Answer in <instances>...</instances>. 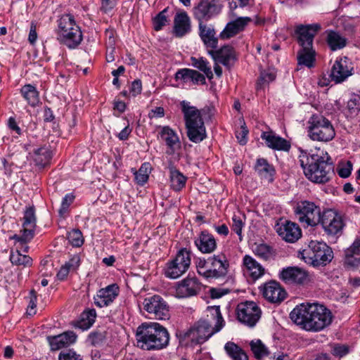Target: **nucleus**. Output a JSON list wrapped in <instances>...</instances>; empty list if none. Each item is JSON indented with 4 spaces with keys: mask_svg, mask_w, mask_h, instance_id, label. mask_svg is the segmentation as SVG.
Listing matches in <instances>:
<instances>
[{
    "mask_svg": "<svg viewBox=\"0 0 360 360\" xmlns=\"http://www.w3.org/2000/svg\"><path fill=\"white\" fill-rule=\"evenodd\" d=\"M290 319L307 331H321L330 325L333 315L330 309L317 302L297 305L290 314Z\"/></svg>",
    "mask_w": 360,
    "mask_h": 360,
    "instance_id": "f257e3e1",
    "label": "nucleus"
},
{
    "mask_svg": "<svg viewBox=\"0 0 360 360\" xmlns=\"http://www.w3.org/2000/svg\"><path fill=\"white\" fill-rule=\"evenodd\" d=\"M299 158L305 176L311 182L326 184L334 174L333 163L326 152L319 150L309 156L307 152L301 150Z\"/></svg>",
    "mask_w": 360,
    "mask_h": 360,
    "instance_id": "f03ea898",
    "label": "nucleus"
},
{
    "mask_svg": "<svg viewBox=\"0 0 360 360\" xmlns=\"http://www.w3.org/2000/svg\"><path fill=\"white\" fill-rule=\"evenodd\" d=\"M135 336L137 347L143 350H160L169 343L167 329L157 322L142 323L137 327Z\"/></svg>",
    "mask_w": 360,
    "mask_h": 360,
    "instance_id": "7ed1b4c3",
    "label": "nucleus"
},
{
    "mask_svg": "<svg viewBox=\"0 0 360 360\" xmlns=\"http://www.w3.org/2000/svg\"><path fill=\"white\" fill-rule=\"evenodd\" d=\"M180 105L188 139L195 143L202 142L207 138L206 127L202 119L205 110H199L186 101H182Z\"/></svg>",
    "mask_w": 360,
    "mask_h": 360,
    "instance_id": "20e7f679",
    "label": "nucleus"
},
{
    "mask_svg": "<svg viewBox=\"0 0 360 360\" xmlns=\"http://www.w3.org/2000/svg\"><path fill=\"white\" fill-rule=\"evenodd\" d=\"M229 267V261L223 253L214 255L207 259H199L196 264L198 274L210 282L224 279Z\"/></svg>",
    "mask_w": 360,
    "mask_h": 360,
    "instance_id": "39448f33",
    "label": "nucleus"
},
{
    "mask_svg": "<svg viewBox=\"0 0 360 360\" xmlns=\"http://www.w3.org/2000/svg\"><path fill=\"white\" fill-rule=\"evenodd\" d=\"M211 316L216 321L214 328L207 320H199L191 327L194 338V344L200 345L207 341L212 335L219 332L224 326L225 321L221 314L219 306L208 307Z\"/></svg>",
    "mask_w": 360,
    "mask_h": 360,
    "instance_id": "423d86ee",
    "label": "nucleus"
},
{
    "mask_svg": "<svg viewBox=\"0 0 360 360\" xmlns=\"http://www.w3.org/2000/svg\"><path fill=\"white\" fill-rule=\"evenodd\" d=\"M300 255L303 260L314 266H326L333 258V252L326 243L317 240L309 242Z\"/></svg>",
    "mask_w": 360,
    "mask_h": 360,
    "instance_id": "0eeeda50",
    "label": "nucleus"
},
{
    "mask_svg": "<svg viewBox=\"0 0 360 360\" xmlns=\"http://www.w3.org/2000/svg\"><path fill=\"white\" fill-rule=\"evenodd\" d=\"M308 124V136L313 141L328 142L335 136L331 122L322 115H313Z\"/></svg>",
    "mask_w": 360,
    "mask_h": 360,
    "instance_id": "6e6552de",
    "label": "nucleus"
},
{
    "mask_svg": "<svg viewBox=\"0 0 360 360\" xmlns=\"http://www.w3.org/2000/svg\"><path fill=\"white\" fill-rule=\"evenodd\" d=\"M191 252L186 248H181L175 257L166 264L165 276L171 279L179 278L185 274L191 265Z\"/></svg>",
    "mask_w": 360,
    "mask_h": 360,
    "instance_id": "1a4fd4ad",
    "label": "nucleus"
},
{
    "mask_svg": "<svg viewBox=\"0 0 360 360\" xmlns=\"http://www.w3.org/2000/svg\"><path fill=\"white\" fill-rule=\"evenodd\" d=\"M221 10L220 0H199L192 8V14L198 22H207L215 18Z\"/></svg>",
    "mask_w": 360,
    "mask_h": 360,
    "instance_id": "9d476101",
    "label": "nucleus"
},
{
    "mask_svg": "<svg viewBox=\"0 0 360 360\" xmlns=\"http://www.w3.org/2000/svg\"><path fill=\"white\" fill-rule=\"evenodd\" d=\"M295 213L302 223L314 226L319 224L321 220V208L314 202L302 200L297 202L295 207Z\"/></svg>",
    "mask_w": 360,
    "mask_h": 360,
    "instance_id": "9b49d317",
    "label": "nucleus"
},
{
    "mask_svg": "<svg viewBox=\"0 0 360 360\" xmlns=\"http://www.w3.org/2000/svg\"><path fill=\"white\" fill-rule=\"evenodd\" d=\"M22 221V229L20 231V233L15 234L12 238L17 242L25 245L30 242L35 235L37 219L34 207H26Z\"/></svg>",
    "mask_w": 360,
    "mask_h": 360,
    "instance_id": "f8f14e48",
    "label": "nucleus"
},
{
    "mask_svg": "<svg viewBox=\"0 0 360 360\" xmlns=\"http://www.w3.org/2000/svg\"><path fill=\"white\" fill-rule=\"evenodd\" d=\"M238 320L248 327H254L261 318L262 311L253 301L240 302L236 308Z\"/></svg>",
    "mask_w": 360,
    "mask_h": 360,
    "instance_id": "ddd939ff",
    "label": "nucleus"
},
{
    "mask_svg": "<svg viewBox=\"0 0 360 360\" xmlns=\"http://www.w3.org/2000/svg\"><path fill=\"white\" fill-rule=\"evenodd\" d=\"M143 307L156 319L168 320L170 318L169 306L159 295L146 297L143 302Z\"/></svg>",
    "mask_w": 360,
    "mask_h": 360,
    "instance_id": "4468645a",
    "label": "nucleus"
},
{
    "mask_svg": "<svg viewBox=\"0 0 360 360\" xmlns=\"http://www.w3.org/2000/svg\"><path fill=\"white\" fill-rule=\"evenodd\" d=\"M321 28L320 23L297 25L295 29V34L298 44L302 48L313 47L314 37Z\"/></svg>",
    "mask_w": 360,
    "mask_h": 360,
    "instance_id": "2eb2a0df",
    "label": "nucleus"
},
{
    "mask_svg": "<svg viewBox=\"0 0 360 360\" xmlns=\"http://www.w3.org/2000/svg\"><path fill=\"white\" fill-rule=\"evenodd\" d=\"M354 67L347 56L338 58L333 63L330 77L336 84L341 83L353 75Z\"/></svg>",
    "mask_w": 360,
    "mask_h": 360,
    "instance_id": "dca6fc26",
    "label": "nucleus"
},
{
    "mask_svg": "<svg viewBox=\"0 0 360 360\" xmlns=\"http://www.w3.org/2000/svg\"><path fill=\"white\" fill-rule=\"evenodd\" d=\"M319 223L326 233L331 236L340 233L344 226L342 217L331 210L323 212Z\"/></svg>",
    "mask_w": 360,
    "mask_h": 360,
    "instance_id": "f3484780",
    "label": "nucleus"
},
{
    "mask_svg": "<svg viewBox=\"0 0 360 360\" xmlns=\"http://www.w3.org/2000/svg\"><path fill=\"white\" fill-rule=\"evenodd\" d=\"M279 278L287 284L304 285L309 281L308 272L297 266L283 269L279 273Z\"/></svg>",
    "mask_w": 360,
    "mask_h": 360,
    "instance_id": "a211bd4d",
    "label": "nucleus"
},
{
    "mask_svg": "<svg viewBox=\"0 0 360 360\" xmlns=\"http://www.w3.org/2000/svg\"><path fill=\"white\" fill-rule=\"evenodd\" d=\"M263 297L271 303H281L287 295V292L280 283L275 281H270L260 287Z\"/></svg>",
    "mask_w": 360,
    "mask_h": 360,
    "instance_id": "6ab92c4d",
    "label": "nucleus"
},
{
    "mask_svg": "<svg viewBox=\"0 0 360 360\" xmlns=\"http://www.w3.org/2000/svg\"><path fill=\"white\" fill-rule=\"evenodd\" d=\"M119 287L117 284L109 285L100 289L94 296V304L102 308L110 305L119 295Z\"/></svg>",
    "mask_w": 360,
    "mask_h": 360,
    "instance_id": "aec40b11",
    "label": "nucleus"
},
{
    "mask_svg": "<svg viewBox=\"0 0 360 360\" xmlns=\"http://www.w3.org/2000/svg\"><path fill=\"white\" fill-rule=\"evenodd\" d=\"M276 231L284 240L288 243L296 242L302 236L300 226L290 221H285L281 225L278 224Z\"/></svg>",
    "mask_w": 360,
    "mask_h": 360,
    "instance_id": "412c9836",
    "label": "nucleus"
},
{
    "mask_svg": "<svg viewBox=\"0 0 360 360\" xmlns=\"http://www.w3.org/2000/svg\"><path fill=\"white\" fill-rule=\"evenodd\" d=\"M250 22H252V19L250 17H238L226 24L220 33L219 37L221 39H230L243 31Z\"/></svg>",
    "mask_w": 360,
    "mask_h": 360,
    "instance_id": "4be33fe9",
    "label": "nucleus"
},
{
    "mask_svg": "<svg viewBox=\"0 0 360 360\" xmlns=\"http://www.w3.org/2000/svg\"><path fill=\"white\" fill-rule=\"evenodd\" d=\"M77 335L71 330L64 332L54 336H48L47 340L51 351H57L64 347H68L77 340Z\"/></svg>",
    "mask_w": 360,
    "mask_h": 360,
    "instance_id": "5701e85b",
    "label": "nucleus"
},
{
    "mask_svg": "<svg viewBox=\"0 0 360 360\" xmlns=\"http://www.w3.org/2000/svg\"><path fill=\"white\" fill-rule=\"evenodd\" d=\"M197 249L203 254L212 253L217 248L216 239L207 231H202L194 240Z\"/></svg>",
    "mask_w": 360,
    "mask_h": 360,
    "instance_id": "b1692460",
    "label": "nucleus"
},
{
    "mask_svg": "<svg viewBox=\"0 0 360 360\" xmlns=\"http://www.w3.org/2000/svg\"><path fill=\"white\" fill-rule=\"evenodd\" d=\"M176 81H181L183 83L191 82L194 85L205 84L206 79L203 74L198 71L189 68H181L175 73Z\"/></svg>",
    "mask_w": 360,
    "mask_h": 360,
    "instance_id": "393cba45",
    "label": "nucleus"
},
{
    "mask_svg": "<svg viewBox=\"0 0 360 360\" xmlns=\"http://www.w3.org/2000/svg\"><path fill=\"white\" fill-rule=\"evenodd\" d=\"M261 139L265 141L267 147L273 150L288 152L291 148L289 141L276 135L272 131H263L261 134Z\"/></svg>",
    "mask_w": 360,
    "mask_h": 360,
    "instance_id": "a878e982",
    "label": "nucleus"
},
{
    "mask_svg": "<svg viewBox=\"0 0 360 360\" xmlns=\"http://www.w3.org/2000/svg\"><path fill=\"white\" fill-rule=\"evenodd\" d=\"M206 22H198V34L207 48L214 49L218 45V38L212 25H207Z\"/></svg>",
    "mask_w": 360,
    "mask_h": 360,
    "instance_id": "bb28decb",
    "label": "nucleus"
},
{
    "mask_svg": "<svg viewBox=\"0 0 360 360\" xmlns=\"http://www.w3.org/2000/svg\"><path fill=\"white\" fill-rule=\"evenodd\" d=\"M208 53L215 61L226 67L230 66L236 60L234 49L229 45L224 46L218 50L208 51Z\"/></svg>",
    "mask_w": 360,
    "mask_h": 360,
    "instance_id": "cd10ccee",
    "label": "nucleus"
},
{
    "mask_svg": "<svg viewBox=\"0 0 360 360\" xmlns=\"http://www.w3.org/2000/svg\"><path fill=\"white\" fill-rule=\"evenodd\" d=\"M200 290V283L195 277L188 276L176 287V293L181 297H187L198 294Z\"/></svg>",
    "mask_w": 360,
    "mask_h": 360,
    "instance_id": "c85d7f7f",
    "label": "nucleus"
},
{
    "mask_svg": "<svg viewBox=\"0 0 360 360\" xmlns=\"http://www.w3.org/2000/svg\"><path fill=\"white\" fill-rule=\"evenodd\" d=\"M344 265L347 268L360 267V238H356L345 250Z\"/></svg>",
    "mask_w": 360,
    "mask_h": 360,
    "instance_id": "c756f323",
    "label": "nucleus"
},
{
    "mask_svg": "<svg viewBox=\"0 0 360 360\" xmlns=\"http://www.w3.org/2000/svg\"><path fill=\"white\" fill-rule=\"evenodd\" d=\"M244 274L253 281L260 278L264 274V267L252 257L245 255L243 258Z\"/></svg>",
    "mask_w": 360,
    "mask_h": 360,
    "instance_id": "7c9ffc66",
    "label": "nucleus"
},
{
    "mask_svg": "<svg viewBox=\"0 0 360 360\" xmlns=\"http://www.w3.org/2000/svg\"><path fill=\"white\" fill-rule=\"evenodd\" d=\"M191 31V20L186 11L177 13L174 19V32L176 37H182Z\"/></svg>",
    "mask_w": 360,
    "mask_h": 360,
    "instance_id": "2f4dec72",
    "label": "nucleus"
},
{
    "mask_svg": "<svg viewBox=\"0 0 360 360\" xmlns=\"http://www.w3.org/2000/svg\"><path fill=\"white\" fill-rule=\"evenodd\" d=\"M326 34V43L332 51L342 49L347 45V39L339 32L333 30H327Z\"/></svg>",
    "mask_w": 360,
    "mask_h": 360,
    "instance_id": "473e14b6",
    "label": "nucleus"
},
{
    "mask_svg": "<svg viewBox=\"0 0 360 360\" xmlns=\"http://www.w3.org/2000/svg\"><path fill=\"white\" fill-rule=\"evenodd\" d=\"M57 39L69 49H75L81 44L83 36L81 28H77L65 34H58Z\"/></svg>",
    "mask_w": 360,
    "mask_h": 360,
    "instance_id": "72a5a7b5",
    "label": "nucleus"
},
{
    "mask_svg": "<svg viewBox=\"0 0 360 360\" xmlns=\"http://www.w3.org/2000/svg\"><path fill=\"white\" fill-rule=\"evenodd\" d=\"M32 157L35 165L41 168L45 167L50 163L52 158L50 146L44 145L34 149Z\"/></svg>",
    "mask_w": 360,
    "mask_h": 360,
    "instance_id": "f704fd0d",
    "label": "nucleus"
},
{
    "mask_svg": "<svg viewBox=\"0 0 360 360\" xmlns=\"http://www.w3.org/2000/svg\"><path fill=\"white\" fill-rule=\"evenodd\" d=\"M160 136L165 141L168 148L166 153L173 155L175 153V146L179 143V139L176 133L169 126H165L160 132Z\"/></svg>",
    "mask_w": 360,
    "mask_h": 360,
    "instance_id": "c9c22d12",
    "label": "nucleus"
},
{
    "mask_svg": "<svg viewBox=\"0 0 360 360\" xmlns=\"http://www.w3.org/2000/svg\"><path fill=\"white\" fill-rule=\"evenodd\" d=\"M169 171L170 186L174 191H180L186 186L187 177L184 176L173 164L168 166Z\"/></svg>",
    "mask_w": 360,
    "mask_h": 360,
    "instance_id": "e433bc0d",
    "label": "nucleus"
},
{
    "mask_svg": "<svg viewBox=\"0 0 360 360\" xmlns=\"http://www.w3.org/2000/svg\"><path fill=\"white\" fill-rule=\"evenodd\" d=\"M255 169L259 176L269 179L271 181H273V176L276 174L274 167L269 164L265 158H258L257 160Z\"/></svg>",
    "mask_w": 360,
    "mask_h": 360,
    "instance_id": "4c0bfd02",
    "label": "nucleus"
},
{
    "mask_svg": "<svg viewBox=\"0 0 360 360\" xmlns=\"http://www.w3.org/2000/svg\"><path fill=\"white\" fill-rule=\"evenodd\" d=\"M20 94L30 106L36 107L39 105V92L34 86L30 84L22 86Z\"/></svg>",
    "mask_w": 360,
    "mask_h": 360,
    "instance_id": "58836bf2",
    "label": "nucleus"
},
{
    "mask_svg": "<svg viewBox=\"0 0 360 360\" xmlns=\"http://www.w3.org/2000/svg\"><path fill=\"white\" fill-rule=\"evenodd\" d=\"M58 22V34H65L67 32H72L73 29L80 28V27L77 25L75 17L71 14L63 15Z\"/></svg>",
    "mask_w": 360,
    "mask_h": 360,
    "instance_id": "ea45409f",
    "label": "nucleus"
},
{
    "mask_svg": "<svg viewBox=\"0 0 360 360\" xmlns=\"http://www.w3.org/2000/svg\"><path fill=\"white\" fill-rule=\"evenodd\" d=\"M315 60V51L313 47L302 48L297 53V61L299 65H303L308 68L314 65Z\"/></svg>",
    "mask_w": 360,
    "mask_h": 360,
    "instance_id": "a19ab883",
    "label": "nucleus"
},
{
    "mask_svg": "<svg viewBox=\"0 0 360 360\" xmlns=\"http://www.w3.org/2000/svg\"><path fill=\"white\" fill-rule=\"evenodd\" d=\"M224 349L233 360H248V356L245 352L234 342H227Z\"/></svg>",
    "mask_w": 360,
    "mask_h": 360,
    "instance_id": "79ce46f5",
    "label": "nucleus"
},
{
    "mask_svg": "<svg viewBox=\"0 0 360 360\" xmlns=\"http://www.w3.org/2000/svg\"><path fill=\"white\" fill-rule=\"evenodd\" d=\"M191 60L193 67L202 72L208 79H211L213 78V73L210 67L208 65V61L205 58L202 57H191Z\"/></svg>",
    "mask_w": 360,
    "mask_h": 360,
    "instance_id": "37998d69",
    "label": "nucleus"
},
{
    "mask_svg": "<svg viewBox=\"0 0 360 360\" xmlns=\"http://www.w3.org/2000/svg\"><path fill=\"white\" fill-rule=\"evenodd\" d=\"M10 260L13 264L18 266H23L25 267L31 266L32 265V259L25 255H22L20 250L12 252L10 255Z\"/></svg>",
    "mask_w": 360,
    "mask_h": 360,
    "instance_id": "c03bdc74",
    "label": "nucleus"
},
{
    "mask_svg": "<svg viewBox=\"0 0 360 360\" xmlns=\"http://www.w3.org/2000/svg\"><path fill=\"white\" fill-rule=\"evenodd\" d=\"M150 169V163L144 162L141 165L139 170L134 172L135 180L137 184L143 186L148 181Z\"/></svg>",
    "mask_w": 360,
    "mask_h": 360,
    "instance_id": "a18cd8bd",
    "label": "nucleus"
},
{
    "mask_svg": "<svg viewBox=\"0 0 360 360\" xmlns=\"http://www.w3.org/2000/svg\"><path fill=\"white\" fill-rule=\"evenodd\" d=\"M251 350L257 359H261L269 354L268 349L260 340L251 341Z\"/></svg>",
    "mask_w": 360,
    "mask_h": 360,
    "instance_id": "49530a36",
    "label": "nucleus"
},
{
    "mask_svg": "<svg viewBox=\"0 0 360 360\" xmlns=\"http://www.w3.org/2000/svg\"><path fill=\"white\" fill-rule=\"evenodd\" d=\"M168 8L163 9L153 18V26L155 31H160L169 22L167 16Z\"/></svg>",
    "mask_w": 360,
    "mask_h": 360,
    "instance_id": "de8ad7c7",
    "label": "nucleus"
},
{
    "mask_svg": "<svg viewBox=\"0 0 360 360\" xmlns=\"http://www.w3.org/2000/svg\"><path fill=\"white\" fill-rule=\"evenodd\" d=\"M96 317V312L94 309L84 310L81 314V321L83 324L80 325L79 327L86 329L90 328L95 322Z\"/></svg>",
    "mask_w": 360,
    "mask_h": 360,
    "instance_id": "09e8293b",
    "label": "nucleus"
},
{
    "mask_svg": "<svg viewBox=\"0 0 360 360\" xmlns=\"http://www.w3.org/2000/svg\"><path fill=\"white\" fill-rule=\"evenodd\" d=\"M69 243L74 247H80L84 243L82 233L79 229H72L68 233Z\"/></svg>",
    "mask_w": 360,
    "mask_h": 360,
    "instance_id": "8fccbe9b",
    "label": "nucleus"
},
{
    "mask_svg": "<svg viewBox=\"0 0 360 360\" xmlns=\"http://www.w3.org/2000/svg\"><path fill=\"white\" fill-rule=\"evenodd\" d=\"M254 252L259 258L266 261L272 256L273 250L269 245L262 243L255 248Z\"/></svg>",
    "mask_w": 360,
    "mask_h": 360,
    "instance_id": "3c124183",
    "label": "nucleus"
},
{
    "mask_svg": "<svg viewBox=\"0 0 360 360\" xmlns=\"http://www.w3.org/2000/svg\"><path fill=\"white\" fill-rule=\"evenodd\" d=\"M276 79V74L273 71L264 70L261 72L260 76L257 83V89L262 88V85L265 83L269 84Z\"/></svg>",
    "mask_w": 360,
    "mask_h": 360,
    "instance_id": "603ef678",
    "label": "nucleus"
},
{
    "mask_svg": "<svg viewBox=\"0 0 360 360\" xmlns=\"http://www.w3.org/2000/svg\"><path fill=\"white\" fill-rule=\"evenodd\" d=\"M105 339V332L93 331L88 336V342L93 346L101 345Z\"/></svg>",
    "mask_w": 360,
    "mask_h": 360,
    "instance_id": "864d4df0",
    "label": "nucleus"
},
{
    "mask_svg": "<svg viewBox=\"0 0 360 360\" xmlns=\"http://www.w3.org/2000/svg\"><path fill=\"white\" fill-rule=\"evenodd\" d=\"M176 336L179 339L181 344L188 345V341H191V344H194V336L193 335L191 328L186 331H177Z\"/></svg>",
    "mask_w": 360,
    "mask_h": 360,
    "instance_id": "5fc2aeb1",
    "label": "nucleus"
},
{
    "mask_svg": "<svg viewBox=\"0 0 360 360\" xmlns=\"http://www.w3.org/2000/svg\"><path fill=\"white\" fill-rule=\"evenodd\" d=\"M75 195L72 193H67L62 200L60 207L58 210L59 215L63 217L68 210L70 205L75 200Z\"/></svg>",
    "mask_w": 360,
    "mask_h": 360,
    "instance_id": "6e6d98bb",
    "label": "nucleus"
},
{
    "mask_svg": "<svg viewBox=\"0 0 360 360\" xmlns=\"http://www.w3.org/2000/svg\"><path fill=\"white\" fill-rule=\"evenodd\" d=\"M347 108L351 114L357 113L360 110V95L352 96L347 102Z\"/></svg>",
    "mask_w": 360,
    "mask_h": 360,
    "instance_id": "4d7b16f0",
    "label": "nucleus"
},
{
    "mask_svg": "<svg viewBox=\"0 0 360 360\" xmlns=\"http://www.w3.org/2000/svg\"><path fill=\"white\" fill-rule=\"evenodd\" d=\"M58 360H83L80 354L73 349L62 351L58 355Z\"/></svg>",
    "mask_w": 360,
    "mask_h": 360,
    "instance_id": "13d9d810",
    "label": "nucleus"
},
{
    "mask_svg": "<svg viewBox=\"0 0 360 360\" xmlns=\"http://www.w3.org/2000/svg\"><path fill=\"white\" fill-rule=\"evenodd\" d=\"M232 221L231 229L239 236V238L241 240L242 229L244 226V223L239 217L236 215L232 217Z\"/></svg>",
    "mask_w": 360,
    "mask_h": 360,
    "instance_id": "bf43d9fd",
    "label": "nucleus"
},
{
    "mask_svg": "<svg viewBox=\"0 0 360 360\" xmlns=\"http://www.w3.org/2000/svg\"><path fill=\"white\" fill-rule=\"evenodd\" d=\"M100 11L103 13H109L116 6L117 0H100Z\"/></svg>",
    "mask_w": 360,
    "mask_h": 360,
    "instance_id": "052dcab7",
    "label": "nucleus"
},
{
    "mask_svg": "<svg viewBox=\"0 0 360 360\" xmlns=\"http://www.w3.org/2000/svg\"><path fill=\"white\" fill-rule=\"evenodd\" d=\"M349 352V348L346 345L337 344L333 349L332 354L335 356L342 357Z\"/></svg>",
    "mask_w": 360,
    "mask_h": 360,
    "instance_id": "680f3d73",
    "label": "nucleus"
},
{
    "mask_svg": "<svg viewBox=\"0 0 360 360\" xmlns=\"http://www.w3.org/2000/svg\"><path fill=\"white\" fill-rule=\"evenodd\" d=\"M248 129L244 124L241 126L240 131L236 132V136L240 145H245L248 141Z\"/></svg>",
    "mask_w": 360,
    "mask_h": 360,
    "instance_id": "e2e57ef3",
    "label": "nucleus"
},
{
    "mask_svg": "<svg viewBox=\"0 0 360 360\" xmlns=\"http://www.w3.org/2000/svg\"><path fill=\"white\" fill-rule=\"evenodd\" d=\"M230 292L231 290L229 288H212L210 290V295L212 299H219Z\"/></svg>",
    "mask_w": 360,
    "mask_h": 360,
    "instance_id": "0e129e2a",
    "label": "nucleus"
},
{
    "mask_svg": "<svg viewBox=\"0 0 360 360\" xmlns=\"http://www.w3.org/2000/svg\"><path fill=\"white\" fill-rule=\"evenodd\" d=\"M142 91V82L141 79H135L132 82L130 89L129 94H131L134 97L140 94Z\"/></svg>",
    "mask_w": 360,
    "mask_h": 360,
    "instance_id": "69168bd1",
    "label": "nucleus"
},
{
    "mask_svg": "<svg viewBox=\"0 0 360 360\" xmlns=\"http://www.w3.org/2000/svg\"><path fill=\"white\" fill-rule=\"evenodd\" d=\"M36 302H37V292H35V290H32L30 291V303L28 305V309L27 311V314L33 315L35 314L34 309L37 306Z\"/></svg>",
    "mask_w": 360,
    "mask_h": 360,
    "instance_id": "338daca9",
    "label": "nucleus"
},
{
    "mask_svg": "<svg viewBox=\"0 0 360 360\" xmlns=\"http://www.w3.org/2000/svg\"><path fill=\"white\" fill-rule=\"evenodd\" d=\"M352 169V164L348 161L347 165L340 168L338 171V175L342 178H347L350 176Z\"/></svg>",
    "mask_w": 360,
    "mask_h": 360,
    "instance_id": "774afa93",
    "label": "nucleus"
}]
</instances>
